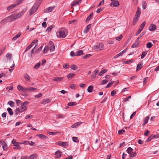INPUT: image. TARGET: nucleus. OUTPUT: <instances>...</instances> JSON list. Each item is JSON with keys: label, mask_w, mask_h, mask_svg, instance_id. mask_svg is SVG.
Returning a JSON list of instances; mask_svg holds the SVG:
<instances>
[{"label": "nucleus", "mask_w": 159, "mask_h": 159, "mask_svg": "<svg viewBox=\"0 0 159 159\" xmlns=\"http://www.w3.org/2000/svg\"><path fill=\"white\" fill-rule=\"evenodd\" d=\"M11 143L13 144V145L15 147H13V149H20L21 147L19 146L20 144H21V142H16L15 139H13Z\"/></svg>", "instance_id": "f257e3e1"}, {"label": "nucleus", "mask_w": 159, "mask_h": 159, "mask_svg": "<svg viewBox=\"0 0 159 159\" xmlns=\"http://www.w3.org/2000/svg\"><path fill=\"white\" fill-rule=\"evenodd\" d=\"M39 7L34 5L30 9L29 13V15L31 16L37 10Z\"/></svg>", "instance_id": "f03ea898"}, {"label": "nucleus", "mask_w": 159, "mask_h": 159, "mask_svg": "<svg viewBox=\"0 0 159 159\" xmlns=\"http://www.w3.org/2000/svg\"><path fill=\"white\" fill-rule=\"evenodd\" d=\"M66 30L64 28L61 29L59 31V35L61 38H65L66 36Z\"/></svg>", "instance_id": "7ed1b4c3"}, {"label": "nucleus", "mask_w": 159, "mask_h": 159, "mask_svg": "<svg viewBox=\"0 0 159 159\" xmlns=\"http://www.w3.org/2000/svg\"><path fill=\"white\" fill-rule=\"evenodd\" d=\"M29 103V102L28 101H25L23 103L20 107L21 111H24L26 110V107L25 105H28Z\"/></svg>", "instance_id": "20e7f679"}, {"label": "nucleus", "mask_w": 159, "mask_h": 159, "mask_svg": "<svg viewBox=\"0 0 159 159\" xmlns=\"http://www.w3.org/2000/svg\"><path fill=\"white\" fill-rule=\"evenodd\" d=\"M119 5V2L117 0L112 1L110 4V6L111 7H116Z\"/></svg>", "instance_id": "39448f33"}, {"label": "nucleus", "mask_w": 159, "mask_h": 159, "mask_svg": "<svg viewBox=\"0 0 159 159\" xmlns=\"http://www.w3.org/2000/svg\"><path fill=\"white\" fill-rule=\"evenodd\" d=\"M54 7H51L48 8H47L46 9H44L43 10V12L44 13H48L52 12L53 9L54 8Z\"/></svg>", "instance_id": "423d86ee"}, {"label": "nucleus", "mask_w": 159, "mask_h": 159, "mask_svg": "<svg viewBox=\"0 0 159 159\" xmlns=\"http://www.w3.org/2000/svg\"><path fill=\"white\" fill-rule=\"evenodd\" d=\"M149 30L151 31H154L157 29V26L155 24H151L149 26Z\"/></svg>", "instance_id": "0eeeda50"}, {"label": "nucleus", "mask_w": 159, "mask_h": 159, "mask_svg": "<svg viewBox=\"0 0 159 159\" xmlns=\"http://www.w3.org/2000/svg\"><path fill=\"white\" fill-rule=\"evenodd\" d=\"M82 0H75L73 1V2L71 4V6L73 7L79 4V3H81Z\"/></svg>", "instance_id": "6e6552de"}, {"label": "nucleus", "mask_w": 159, "mask_h": 159, "mask_svg": "<svg viewBox=\"0 0 159 159\" xmlns=\"http://www.w3.org/2000/svg\"><path fill=\"white\" fill-rule=\"evenodd\" d=\"M51 102V100L49 98L43 99L41 102V103L43 104H45L47 103H48Z\"/></svg>", "instance_id": "1a4fd4ad"}, {"label": "nucleus", "mask_w": 159, "mask_h": 159, "mask_svg": "<svg viewBox=\"0 0 159 159\" xmlns=\"http://www.w3.org/2000/svg\"><path fill=\"white\" fill-rule=\"evenodd\" d=\"M91 26V24H89L86 26L84 31V34H86L89 32Z\"/></svg>", "instance_id": "9d476101"}, {"label": "nucleus", "mask_w": 159, "mask_h": 159, "mask_svg": "<svg viewBox=\"0 0 159 159\" xmlns=\"http://www.w3.org/2000/svg\"><path fill=\"white\" fill-rule=\"evenodd\" d=\"M24 77L26 81L29 82H30V78L29 75L27 73H25L24 75Z\"/></svg>", "instance_id": "9b49d317"}, {"label": "nucleus", "mask_w": 159, "mask_h": 159, "mask_svg": "<svg viewBox=\"0 0 159 159\" xmlns=\"http://www.w3.org/2000/svg\"><path fill=\"white\" fill-rule=\"evenodd\" d=\"M82 122L81 121L75 123L72 125L71 126V127L72 128H76L80 125Z\"/></svg>", "instance_id": "f8f14e48"}, {"label": "nucleus", "mask_w": 159, "mask_h": 159, "mask_svg": "<svg viewBox=\"0 0 159 159\" xmlns=\"http://www.w3.org/2000/svg\"><path fill=\"white\" fill-rule=\"evenodd\" d=\"M143 65V63L142 62H140L139 64H138L137 66L136 67V71H139L140 69H141L142 68V65Z\"/></svg>", "instance_id": "ddd939ff"}, {"label": "nucleus", "mask_w": 159, "mask_h": 159, "mask_svg": "<svg viewBox=\"0 0 159 159\" xmlns=\"http://www.w3.org/2000/svg\"><path fill=\"white\" fill-rule=\"evenodd\" d=\"M43 0H37L34 5L39 7Z\"/></svg>", "instance_id": "4468645a"}, {"label": "nucleus", "mask_w": 159, "mask_h": 159, "mask_svg": "<svg viewBox=\"0 0 159 159\" xmlns=\"http://www.w3.org/2000/svg\"><path fill=\"white\" fill-rule=\"evenodd\" d=\"M139 18V17H138V16H134L133 21L132 24L133 25H134L136 24Z\"/></svg>", "instance_id": "2eb2a0df"}, {"label": "nucleus", "mask_w": 159, "mask_h": 159, "mask_svg": "<svg viewBox=\"0 0 159 159\" xmlns=\"http://www.w3.org/2000/svg\"><path fill=\"white\" fill-rule=\"evenodd\" d=\"M141 14V11L140 9L139 8V7H138L136 13V14L135 16H138V17H139Z\"/></svg>", "instance_id": "dca6fc26"}, {"label": "nucleus", "mask_w": 159, "mask_h": 159, "mask_svg": "<svg viewBox=\"0 0 159 159\" xmlns=\"http://www.w3.org/2000/svg\"><path fill=\"white\" fill-rule=\"evenodd\" d=\"M149 118V117L148 116H147L143 120V126H144L148 122Z\"/></svg>", "instance_id": "f3484780"}, {"label": "nucleus", "mask_w": 159, "mask_h": 159, "mask_svg": "<svg viewBox=\"0 0 159 159\" xmlns=\"http://www.w3.org/2000/svg\"><path fill=\"white\" fill-rule=\"evenodd\" d=\"M37 136L40 137L42 139H48V137L45 135L42 134H39L36 135Z\"/></svg>", "instance_id": "a211bd4d"}, {"label": "nucleus", "mask_w": 159, "mask_h": 159, "mask_svg": "<svg viewBox=\"0 0 159 159\" xmlns=\"http://www.w3.org/2000/svg\"><path fill=\"white\" fill-rule=\"evenodd\" d=\"M21 34L20 32L18 33L12 39V40H16L19 37Z\"/></svg>", "instance_id": "6ab92c4d"}, {"label": "nucleus", "mask_w": 159, "mask_h": 159, "mask_svg": "<svg viewBox=\"0 0 159 159\" xmlns=\"http://www.w3.org/2000/svg\"><path fill=\"white\" fill-rule=\"evenodd\" d=\"M16 6V4H14L11 5L8 7L7 8V9L8 11H10L11 9H12L13 8L15 7Z\"/></svg>", "instance_id": "aec40b11"}, {"label": "nucleus", "mask_w": 159, "mask_h": 159, "mask_svg": "<svg viewBox=\"0 0 159 159\" xmlns=\"http://www.w3.org/2000/svg\"><path fill=\"white\" fill-rule=\"evenodd\" d=\"M63 77H58L55 78L52 80L57 82H60L63 80Z\"/></svg>", "instance_id": "412c9836"}, {"label": "nucleus", "mask_w": 159, "mask_h": 159, "mask_svg": "<svg viewBox=\"0 0 159 159\" xmlns=\"http://www.w3.org/2000/svg\"><path fill=\"white\" fill-rule=\"evenodd\" d=\"M61 152L60 151H57L55 152L56 157L57 158H60L61 156Z\"/></svg>", "instance_id": "4be33fe9"}, {"label": "nucleus", "mask_w": 159, "mask_h": 159, "mask_svg": "<svg viewBox=\"0 0 159 159\" xmlns=\"http://www.w3.org/2000/svg\"><path fill=\"white\" fill-rule=\"evenodd\" d=\"M83 54V51L82 50H79L78 51H77L75 55L76 56H80Z\"/></svg>", "instance_id": "5701e85b"}, {"label": "nucleus", "mask_w": 159, "mask_h": 159, "mask_svg": "<svg viewBox=\"0 0 159 159\" xmlns=\"http://www.w3.org/2000/svg\"><path fill=\"white\" fill-rule=\"evenodd\" d=\"M93 16V13L92 12H91L90 13V14H89V15L88 16V17H87V19H86V22H88L89 20H90L91 18Z\"/></svg>", "instance_id": "b1692460"}, {"label": "nucleus", "mask_w": 159, "mask_h": 159, "mask_svg": "<svg viewBox=\"0 0 159 159\" xmlns=\"http://www.w3.org/2000/svg\"><path fill=\"white\" fill-rule=\"evenodd\" d=\"M2 148L4 150H5L7 148V143L4 142H3L2 143Z\"/></svg>", "instance_id": "393cba45"}, {"label": "nucleus", "mask_w": 159, "mask_h": 159, "mask_svg": "<svg viewBox=\"0 0 159 159\" xmlns=\"http://www.w3.org/2000/svg\"><path fill=\"white\" fill-rule=\"evenodd\" d=\"M133 149L131 147H129L127 150V152L129 154H131L133 152Z\"/></svg>", "instance_id": "a878e982"}, {"label": "nucleus", "mask_w": 159, "mask_h": 159, "mask_svg": "<svg viewBox=\"0 0 159 159\" xmlns=\"http://www.w3.org/2000/svg\"><path fill=\"white\" fill-rule=\"evenodd\" d=\"M7 111L11 116L13 115V112L12 111V110L11 108L9 107L7 108Z\"/></svg>", "instance_id": "bb28decb"}, {"label": "nucleus", "mask_w": 159, "mask_h": 159, "mask_svg": "<svg viewBox=\"0 0 159 159\" xmlns=\"http://www.w3.org/2000/svg\"><path fill=\"white\" fill-rule=\"evenodd\" d=\"M146 32L145 31H144L143 32H142L141 34L139 36L138 38L136 40L137 41H138L142 37L143 35H144V34H145Z\"/></svg>", "instance_id": "cd10ccee"}, {"label": "nucleus", "mask_w": 159, "mask_h": 159, "mask_svg": "<svg viewBox=\"0 0 159 159\" xmlns=\"http://www.w3.org/2000/svg\"><path fill=\"white\" fill-rule=\"evenodd\" d=\"M41 63L40 62H39L35 64L34 66V69H37L39 68L40 66Z\"/></svg>", "instance_id": "c85d7f7f"}, {"label": "nucleus", "mask_w": 159, "mask_h": 159, "mask_svg": "<svg viewBox=\"0 0 159 159\" xmlns=\"http://www.w3.org/2000/svg\"><path fill=\"white\" fill-rule=\"evenodd\" d=\"M147 6V3L145 1L142 2V6L143 9H145Z\"/></svg>", "instance_id": "c756f323"}, {"label": "nucleus", "mask_w": 159, "mask_h": 159, "mask_svg": "<svg viewBox=\"0 0 159 159\" xmlns=\"http://www.w3.org/2000/svg\"><path fill=\"white\" fill-rule=\"evenodd\" d=\"M49 47L48 46H46L43 49L44 53H47L48 51Z\"/></svg>", "instance_id": "7c9ffc66"}, {"label": "nucleus", "mask_w": 159, "mask_h": 159, "mask_svg": "<svg viewBox=\"0 0 159 159\" xmlns=\"http://www.w3.org/2000/svg\"><path fill=\"white\" fill-rule=\"evenodd\" d=\"M107 71V70L106 69H104L101 70L99 73V76L102 75L103 74L106 73Z\"/></svg>", "instance_id": "2f4dec72"}, {"label": "nucleus", "mask_w": 159, "mask_h": 159, "mask_svg": "<svg viewBox=\"0 0 159 159\" xmlns=\"http://www.w3.org/2000/svg\"><path fill=\"white\" fill-rule=\"evenodd\" d=\"M93 86H89L87 89L89 93H91L92 91V90H93Z\"/></svg>", "instance_id": "473e14b6"}, {"label": "nucleus", "mask_w": 159, "mask_h": 159, "mask_svg": "<svg viewBox=\"0 0 159 159\" xmlns=\"http://www.w3.org/2000/svg\"><path fill=\"white\" fill-rule=\"evenodd\" d=\"M54 26L53 25H51L50 26L48 27L47 28L46 31H47L48 32H50L52 30V29L53 28Z\"/></svg>", "instance_id": "72a5a7b5"}, {"label": "nucleus", "mask_w": 159, "mask_h": 159, "mask_svg": "<svg viewBox=\"0 0 159 159\" xmlns=\"http://www.w3.org/2000/svg\"><path fill=\"white\" fill-rule=\"evenodd\" d=\"M8 104L11 107H13L14 106V102L12 101H9L8 102Z\"/></svg>", "instance_id": "f704fd0d"}, {"label": "nucleus", "mask_w": 159, "mask_h": 159, "mask_svg": "<svg viewBox=\"0 0 159 159\" xmlns=\"http://www.w3.org/2000/svg\"><path fill=\"white\" fill-rule=\"evenodd\" d=\"M75 74L73 73H70L68 75L67 77L68 79H71L73 77L75 76Z\"/></svg>", "instance_id": "c9c22d12"}, {"label": "nucleus", "mask_w": 159, "mask_h": 159, "mask_svg": "<svg viewBox=\"0 0 159 159\" xmlns=\"http://www.w3.org/2000/svg\"><path fill=\"white\" fill-rule=\"evenodd\" d=\"M36 89V88H33V87H30V88H28V91H29L31 92L34 91Z\"/></svg>", "instance_id": "e433bc0d"}, {"label": "nucleus", "mask_w": 159, "mask_h": 159, "mask_svg": "<svg viewBox=\"0 0 159 159\" xmlns=\"http://www.w3.org/2000/svg\"><path fill=\"white\" fill-rule=\"evenodd\" d=\"M153 45L151 43L148 42L146 44V47L148 48H151L152 46Z\"/></svg>", "instance_id": "4c0bfd02"}, {"label": "nucleus", "mask_w": 159, "mask_h": 159, "mask_svg": "<svg viewBox=\"0 0 159 159\" xmlns=\"http://www.w3.org/2000/svg\"><path fill=\"white\" fill-rule=\"evenodd\" d=\"M147 51L143 52L141 54V58L143 59L145 56L147 55Z\"/></svg>", "instance_id": "58836bf2"}, {"label": "nucleus", "mask_w": 159, "mask_h": 159, "mask_svg": "<svg viewBox=\"0 0 159 159\" xmlns=\"http://www.w3.org/2000/svg\"><path fill=\"white\" fill-rule=\"evenodd\" d=\"M77 104V103L76 102H69L67 105L68 106H71L76 105Z\"/></svg>", "instance_id": "ea45409f"}, {"label": "nucleus", "mask_w": 159, "mask_h": 159, "mask_svg": "<svg viewBox=\"0 0 159 159\" xmlns=\"http://www.w3.org/2000/svg\"><path fill=\"white\" fill-rule=\"evenodd\" d=\"M27 9L26 8H25L22 10V11L19 13L21 15V16L24 14L25 12L27 11Z\"/></svg>", "instance_id": "a19ab883"}, {"label": "nucleus", "mask_w": 159, "mask_h": 159, "mask_svg": "<svg viewBox=\"0 0 159 159\" xmlns=\"http://www.w3.org/2000/svg\"><path fill=\"white\" fill-rule=\"evenodd\" d=\"M61 146L64 147L68 146V143L66 142H62V143H61Z\"/></svg>", "instance_id": "79ce46f5"}, {"label": "nucleus", "mask_w": 159, "mask_h": 159, "mask_svg": "<svg viewBox=\"0 0 159 159\" xmlns=\"http://www.w3.org/2000/svg\"><path fill=\"white\" fill-rule=\"evenodd\" d=\"M73 141L76 143H78L79 142V140H78V138L76 137H72Z\"/></svg>", "instance_id": "37998d69"}, {"label": "nucleus", "mask_w": 159, "mask_h": 159, "mask_svg": "<svg viewBox=\"0 0 159 159\" xmlns=\"http://www.w3.org/2000/svg\"><path fill=\"white\" fill-rule=\"evenodd\" d=\"M55 48L54 45L51 46L50 47H49V48L50 49V52H52L54 51L55 49Z\"/></svg>", "instance_id": "c03bdc74"}, {"label": "nucleus", "mask_w": 159, "mask_h": 159, "mask_svg": "<svg viewBox=\"0 0 159 159\" xmlns=\"http://www.w3.org/2000/svg\"><path fill=\"white\" fill-rule=\"evenodd\" d=\"M146 24V23L145 21L143 22L140 26V27L141 28L140 29H141L142 30L143 28L144 27Z\"/></svg>", "instance_id": "a18cd8bd"}, {"label": "nucleus", "mask_w": 159, "mask_h": 159, "mask_svg": "<svg viewBox=\"0 0 159 159\" xmlns=\"http://www.w3.org/2000/svg\"><path fill=\"white\" fill-rule=\"evenodd\" d=\"M133 62V60H132L126 61H124L123 62V63L129 64Z\"/></svg>", "instance_id": "49530a36"}, {"label": "nucleus", "mask_w": 159, "mask_h": 159, "mask_svg": "<svg viewBox=\"0 0 159 159\" xmlns=\"http://www.w3.org/2000/svg\"><path fill=\"white\" fill-rule=\"evenodd\" d=\"M125 130L124 129H123L119 130L118 132V134L120 135H121V134H123V133H125Z\"/></svg>", "instance_id": "de8ad7c7"}, {"label": "nucleus", "mask_w": 159, "mask_h": 159, "mask_svg": "<svg viewBox=\"0 0 159 159\" xmlns=\"http://www.w3.org/2000/svg\"><path fill=\"white\" fill-rule=\"evenodd\" d=\"M70 68L73 70H75L77 69L78 67L76 65L73 64L70 67Z\"/></svg>", "instance_id": "09e8293b"}, {"label": "nucleus", "mask_w": 159, "mask_h": 159, "mask_svg": "<svg viewBox=\"0 0 159 159\" xmlns=\"http://www.w3.org/2000/svg\"><path fill=\"white\" fill-rule=\"evenodd\" d=\"M23 88H24L23 87H22V86H21L20 85H18L17 86V89L20 91H23Z\"/></svg>", "instance_id": "8fccbe9b"}, {"label": "nucleus", "mask_w": 159, "mask_h": 159, "mask_svg": "<svg viewBox=\"0 0 159 159\" xmlns=\"http://www.w3.org/2000/svg\"><path fill=\"white\" fill-rule=\"evenodd\" d=\"M33 45L31 43L26 48L25 52H26V51L29 50L31 47L33 46Z\"/></svg>", "instance_id": "3c124183"}, {"label": "nucleus", "mask_w": 159, "mask_h": 159, "mask_svg": "<svg viewBox=\"0 0 159 159\" xmlns=\"http://www.w3.org/2000/svg\"><path fill=\"white\" fill-rule=\"evenodd\" d=\"M35 157V155L33 154L30 155L28 158L27 159H34Z\"/></svg>", "instance_id": "603ef678"}, {"label": "nucleus", "mask_w": 159, "mask_h": 159, "mask_svg": "<svg viewBox=\"0 0 159 159\" xmlns=\"http://www.w3.org/2000/svg\"><path fill=\"white\" fill-rule=\"evenodd\" d=\"M153 136L151 135L148 138V139L146 141V142H148L149 141H151L152 139H153Z\"/></svg>", "instance_id": "864d4df0"}, {"label": "nucleus", "mask_w": 159, "mask_h": 159, "mask_svg": "<svg viewBox=\"0 0 159 159\" xmlns=\"http://www.w3.org/2000/svg\"><path fill=\"white\" fill-rule=\"evenodd\" d=\"M108 82V80H102L100 83V84L103 85L106 84Z\"/></svg>", "instance_id": "5fc2aeb1"}, {"label": "nucleus", "mask_w": 159, "mask_h": 159, "mask_svg": "<svg viewBox=\"0 0 159 159\" xmlns=\"http://www.w3.org/2000/svg\"><path fill=\"white\" fill-rule=\"evenodd\" d=\"M104 9V8L103 7H100V8H98L96 11V12L97 13H99L101 11H102Z\"/></svg>", "instance_id": "6e6d98bb"}, {"label": "nucleus", "mask_w": 159, "mask_h": 159, "mask_svg": "<svg viewBox=\"0 0 159 159\" xmlns=\"http://www.w3.org/2000/svg\"><path fill=\"white\" fill-rule=\"evenodd\" d=\"M122 35L121 34L119 36L116 37V40L120 41L122 39Z\"/></svg>", "instance_id": "4d7b16f0"}, {"label": "nucleus", "mask_w": 159, "mask_h": 159, "mask_svg": "<svg viewBox=\"0 0 159 159\" xmlns=\"http://www.w3.org/2000/svg\"><path fill=\"white\" fill-rule=\"evenodd\" d=\"M21 17V15L20 14L18 13L16 14L15 16H14V17L16 19V20L19 18L20 17Z\"/></svg>", "instance_id": "13d9d810"}, {"label": "nucleus", "mask_w": 159, "mask_h": 159, "mask_svg": "<svg viewBox=\"0 0 159 159\" xmlns=\"http://www.w3.org/2000/svg\"><path fill=\"white\" fill-rule=\"evenodd\" d=\"M136 156V153L135 152H134L132 154H131L129 157V158L132 159L131 158L134 157Z\"/></svg>", "instance_id": "bf43d9fd"}, {"label": "nucleus", "mask_w": 159, "mask_h": 159, "mask_svg": "<svg viewBox=\"0 0 159 159\" xmlns=\"http://www.w3.org/2000/svg\"><path fill=\"white\" fill-rule=\"evenodd\" d=\"M77 20H70L69 21L70 24H76Z\"/></svg>", "instance_id": "052dcab7"}, {"label": "nucleus", "mask_w": 159, "mask_h": 159, "mask_svg": "<svg viewBox=\"0 0 159 159\" xmlns=\"http://www.w3.org/2000/svg\"><path fill=\"white\" fill-rule=\"evenodd\" d=\"M11 56L12 55L11 54L8 53L6 55V57L8 58V59L10 60L11 59Z\"/></svg>", "instance_id": "680f3d73"}, {"label": "nucleus", "mask_w": 159, "mask_h": 159, "mask_svg": "<svg viewBox=\"0 0 159 159\" xmlns=\"http://www.w3.org/2000/svg\"><path fill=\"white\" fill-rule=\"evenodd\" d=\"M91 56V55L90 54H87L85 56H84L83 58L84 59H87L89 57Z\"/></svg>", "instance_id": "e2e57ef3"}, {"label": "nucleus", "mask_w": 159, "mask_h": 159, "mask_svg": "<svg viewBox=\"0 0 159 159\" xmlns=\"http://www.w3.org/2000/svg\"><path fill=\"white\" fill-rule=\"evenodd\" d=\"M28 144L31 146H33L35 145V143L31 141H28Z\"/></svg>", "instance_id": "0e129e2a"}, {"label": "nucleus", "mask_w": 159, "mask_h": 159, "mask_svg": "<svg viewBox=\"0 0 159 159\" xmlns=\"http://www.w3.org/2000/svg\"><path fill=\"white\" fill-rule=\"evenodd\" d=\"M42 96V94L41 93H39L38 95H35V97L36 98H39Z\"/></svg>", "instance_id": "69168bd1"}, {"label": "nucleus", "mask_w": 159, "mask_h": 159, "mask_svg": "<svg viewBox=\"0 0 159 159\" xmlns=\"http://www.w3.org/2000/svg\"><path fill=\"white\" fill-rule=\"evenodd\" d=\"M103 45L102 43H100L98 45V48L100 50L102 49V48L103 47Z\"/></svg>", "instance_id": "338daca9"}, {"label": "nucleus", "mask_w": 159, "mask_h": 159, "mask_svg": "<svg viewBox=\"0 0 159 159\" xmlns=\"http://www.w3.org/2000/svg\"><path fill=\"white\" fill-rule=\"evenodd\" d=\"M116 91L115 90H113L111 92V95L112 96H113L116 95Z\"/></svg>", "instance_id": "774afa93"}]
</instances>
